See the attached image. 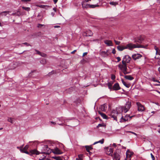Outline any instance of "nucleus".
I'll list each match as a JSON object with an SVG mask.
<instances>
[{"mask_svg":"<svg viewBox=\"0 0 160 160\" xmlns=\"http://www.w3.org/2000/svg\"><path fill=\"white\" fill-rule=\"evenodd\" d=\"M63 147V146L62 144L59 143L57 144L54 148H51L50 151L48 152V153H51L52 152L53 153L57 154H61L63 153L62 151H61L58 148V147Z\"/></svg>","mask_w":160,"mask_h":160,"instance_id":"obj_1","label":"nucleus"},{"mask_svg":"<svg viewBox=\"0 0 160 160\" xmlns=\"http://www.w3.org/2000/svg\"><path fill=\"white\" fill-rule=\"evenodd\" d=\"M148 45L144 46L142 45H139L138 44H134L132 43H129L125 45L126 49H128L132 50L133 49L136 48H147Z\"/></svg>","mask_w":160,"mask_h":160,"instance_id":"obj_2","label":"nucleus"},{"mask_svg":"<svg viewBox=\"0 0 160 160\" xmlns=\"http://www.w3.org/2000/svg\"><path fill=\"white\" fill-rule=\"evenodd\" d=\"M131 106V104L130 102H128L124 106H122L121 108L122 112L125 113L127 112Z\"/></svg>","mask_w":160,"mask_h":160,"instance_id":"obj_3","label":"nucleus"},{"mask_svg":"<svg viewBox=\"0 0 160 160\" xmlns=\"http://www.w3.org/2000/svg\"><path fill=\"white\" fill-rule=\"evenodd\" d=\"M69 119L64 117H61L59 118H57V121L56 122H58V121H61L62 123H58V124L60 125H63L64 124L63 123H66L69 121Z\"/></svg>","mask_w":160,"mask_h":160,"instance_id":"obj_4","label":"nucleus"},{"mask_svg":"<svg viewBox=\"0 0 160 160\" xmlns=\"http://www.w3.org/2000/svg\"><path fill=\"white\" fill-rule=\"evenodd\" d=\"M90 0H85L84 1L82 2V4L83 8L88 9L90 8V4L89 2Z\"/></svg>","mask_w":160,"mask_h":160,"instance_id":"obj_5","label":"nucleus"},{"mask_svg":"<svg viewBox=\"0 0 160 160\" xmlns=\"http://www.w3.org/2000/svg\"><path fill=\"white\" fill-rule=\"evenodd\" d=\"M59 143L58 142H54L50 141L49 143H48V145L50 147V148H48V146L47 145L45 146V148H47L48 149H49V150H48V151H49L50 149L52 148H54L57 144H58Z\"/></svg>","mask_w":160,"mask_h":160,"instance_id":"obj_6","label":"nucleus"},{"mask_svg":"<svg viewBox=\"0 0 160 160\" xmlns=\"http://www.w3.org/2000/svg\"><path fill=\"white\" fill-rule=\"evenodd\" d=\"M118 114V112L116 110H112L111 112L109 115L111 118H113V119L117 121V116Z\"/></svg>","mask_w":160,"mask_h":160,"instance_id":"obj_7","label":"nucleus"},{"mask_svg":"<svg viewBox=\"0 0 160 160\" xmlns=\"http://www.w3.org/2000/svg\"><path fill=\"white\" fill-rule=\"evenodd\" d=\"M144 40V37L142 36L137 37L134 39V42L141 43Z\"/></svg>","mask_w":160,"mask_h":160,"instance_id":"obj_8","label":"nucleus"},{"mask_svg":"<svg viewBox=\"0 0 160 160\" xmlns=\"http://www.w3.org/2000/svg\"><path fill=\"white\" fill-rule=\"evenodd\" d=\"M131 59V58L128 55H126L123 58L122 61V63H124L125 64L126 63H129Z\"/></svg>","mask_w":160,"mask_h":160,"instance_id":"obj_9","label":"nucleus"},{"mask_svg":"<svg viewBox=\"0 0 160 160\" xmlns=\"http://www.w3.org/2000/svg\"><path fill=\"white\" fill-rule=\"evenodd\" d=\"M133 152L128 150L126 152V158L125 160H131V157L133 155Z\"/></svg>","mask_w":160,"mask_h":160,"instance_id":"obj_10","label":"nucleus"},{"mask_svg":"<svg viewBox=\"0 0 160 160\" xmlns=\"http://www.w3.org/2000/svg\"><path fill=\"white\" fill-rule=\"evenodd\" d=\"M109 50H107L106 51H100V54L102 57H106L109 55Z\"/></svg>","mask_w":160,"mask_h":160,"instance_id":"obj_11","label":"nucleus"},{"mask_svg":"<svg viewBox=\"0 0 160 160\" xmlns=\"http://www.w3.org/2000/svg\"><path fill=\"white\" fill-rule=\"evenodd\" d=\"M137 105L138 107V110L139 111L142 112L145 110L144 108L139 102H137Z\"/></svg>","mask_w":160,"mask_h":160,"instance_id":"obj_12","label":"nucleus"},{"mask_svg":"<svg viewBox=\"0 0 160 160\" xmlns=\"http://www.w3.org/2000/svg\"><path fill=\"white\" fill-rule=\"evenodd\" d=\"M142 56L139 53H136L132 55V58L135 60L139 59L142 57Z\"/></svg>","mask_w":160,"mask_h":160,"instance_id":"obj_13","label":"nucleus"},{"mask_svg":"<svg viewBox=\"0 0 160 160\" xmlns=\"http://www.w3.org/2000/svg\"><path fill=\"white\" fill-rule=\"evenodd\" d=\"M122 64H120L118 65L119 68L122 71L125 69H127V64L124 63Z\"/></svg>","mask_w":160,"mask_h":160,"instance_id":"obj_14","label":"nucleus"},{"mask_svg":"<svg viewBox=\"0 0 160 160\" xmlns=\"http://www.w3.org/2000/svg\"><path fill=\"white\" fill-rule=\"evenodd\" d=\"M106 153L107 154L112 156L113 153V149L111 148H108L106 151Z\"/></svg>","mask_w":160,"mask_h":160,"instance_id":"obj_15","label":"nucleus"},{"mask_svg":"<svg viewBox=\"0 0 160 160\" xmlns=\"http://www.w3.org/2000/svg\"><path fill=\"white\" fill-rule=\"evenodd\" d=\"M120 89V87L119 86V84L118 83H117L114 84L112 87V90H118Z\"/></svg>","mask_w":160,"mask_h":160,"instance_id":"obj_16","label":"nucleus"},{"mask_svg":"<svg viewBox=\"0 0 160 160\" xmlns=\"http://www.w3.org/2000/svg\"><path fill=\"white\" fill-rule=\"evenodd\" d=\"M104 42L108 46H112L113 45L112 43L111 40H105Z\"/></svg>","mask_w":160,"mask_h":160,"instance_id":"obj_17","label":"nucleus"},{"mask_svg":"<svg viewBox=\"0 0 160 160\" xmlns=\"http://www.w3.org/2000/svg\"><path fill=\"white\" fill-rule=\"evenodd\" d=\"M120 156L119 154L117 153H115L113 157V160H119Z\"/></svg>","mask_w":160,"mask_h":160,"instance_id":"obj_18","label":"nucleus"},{"mask_svg":"<svg viewBox=\"0 0 160 160\" xmlns=\"http://www.w3.org/2000/svg\"><path fill=\"white\" fill-rule=\"evenodd\" d=\"M133 116H130L129 115H126L124 119H123L124 120V121H127L128 120H131L132 117H133Z\"/></svg>","mask_w":160,"mask_h":160,"instance_id":"obj_19","label":"nucleus"},{"mask_svg":"<svg viewBox=\"0 0 160 160\" xmlns=\"http://www.w3.org/2000/svg\"><path fill=\"white\" fill-rule=\"evenodd\" d=\"M117 48L119 51H122L123 50L126 49L125 48V45L124 46H118L117 47Z\"/></svg>","mask_w":160,"mask_h":160,"instance_id":"obj_20","label":"nucleus"},{"mask_svg":"<svg viewBox=\"0 0 160 160\" xmlns=\"http://www.w3.org/2000/svg\"><path fill=\"white\" fill-rule=\"evenodd\" d=\"M98 113L103 118L105 119H108V117L105 114L100 112V111H98Z\"/></svg>","mask_w":160,"mask_h":160,"instance_id":"obj_21","label":"nucleus"},{"mask_svg":"<svg viewBox=\"0 0 160 160\" xmlns=\"http://www.w3.org/2000/svg\"><path fill=\"white\" fill-rule=\"evenodd\" d=\"M124 78L126 79L130 80H132L134 79V78L131 75H125L124 76Z\"/></svg>","mask_w":160,"mask_h":160,"instance_id":"obj_22","label":"nucleus"},{"mask_svg":"<svg viewBox=\"0 0 160 160\" xmlns=\"http://www.w3.org/2000/svg\"><path fill=\"white\" fill-rule=\"evenodd\" d=\"M30 152L32 154H36V155H39V152L36 149L31 150Z\"/></svg>","mask_w":160,"mask_h":160,"instance_id":"obj_23","label":"nucleus"},{"mask_svg":"<svg viewBox=\"0 0 160 160\" xmlns=\"http://www.w3.org/2000/svg\"><path fill=\"white\" fill-rule=\"evenodd\" d=\"M10 12L9 11H4L0 13V16H6Z\"/></svg>","mask_w":160,"mask_h":160,"instance_id":"obj_24","label":"nucleus"},{"mask_svg":"<svg viewBox=\"0 0 160 160\" xmlns=\"http://www.w3.org/2000/svg\"><path fill=\"white\" fill-rule=\"evenodd\" d=\"M154 49L156 51V54L159 55L160 56V50L156 46H155Z\"/></svg>","mask_w":160,"mask_h":160,"instance_id":"obj_25","label":"nucleus"},{"mask_svg":"<svg viewBox=\"0 0 160 160\" xmlns=\"http://www.w3.org/2000/svg\"><path fill=\"white\" fill-rule=\"evenodd\" d=\"M100 109L102 111H105L106 110L105 105H102L100 106Z\"/></svg>","mask_w":160,"mask_h":160,"instance_id":"obj_26","label":"nucleus"},{"mask_svg":"<svg viewBox=\"0 0 160 160\" xmlns=\"http://www.w3.org/2000/svg\"><path fill=\"white\" fill-rule=\"evenodd\" d=\"M107 84L108 88L110 90V91L112 90V83H111L110 82H108Z\"/></svg>","mask_w":160,"mask_h":160,"instance_id":"obj_27","label":"nucleus"},{"mask_svg":"<svg viewBox=\"0 0 160 160\" xmlns=\"http://www.w3.org/2000/svg\"><path fill=\"white\" fill-rule=\"evenodd\" d=\"M109 4L111 5L115 6L118 4V2H111L109 3Z\"/></svg>","mask_w":160,"mask_h":160,"instance_id":"obj_28","label":"nucleus"},{"mask_svg":"<svg viewBox=\"0 0 160 160\" xmlns=\"http://www.w3.org/2000/svg\"><path fill=\"white\" fill-rule=\"evenodd\" d=\"M8 121L11 123H12L14 122V119L12 118H9L8 119Z\"/></svg>","mask_w":160,"mask_h":160,"instance_id":"obj_29","label":"nucleus"},{"mask_svg":"<svg viewBox=\"0 0 160 160\" xmlns=\"http://www.w3.org/2000/svg\"><path fill=\"white\" fill-rule=\"evenodd\" d=\"M101 6V5H98V4L95 5H91V8H94L96 7H99Z\"/></svg>","mask_w":160,"mask_h":160,"instance_id":"obj_30","label":"nucleus"},{"mask_svg":"<svg viewBox=\"0 0 160 160\" xmlns=\"http://www.w3.org/2000/svg\"><path fill=\"white\" fill-rule=\"evenodd\" d=\"M53 158L56 160H62V158L59 156L53 157Z\"/></svg>","mask_w":160,"mask_h":160,"instance_id":"obj_31","label":"nucleus"},{"mask_svg":"<svg viewBox=\"0 0 160 160\" xmlns=\"http://www.w3.org/2000/svg\"><path fill=\"white\" fill-rule=\"evenodd\" d=\"M85 147L86 148V150L89 153H90V147L89 146H85Z\"/></svg>","mask_w":160,"mask_h":160,"instance_id":"obj_32","label":"nucleus"},{"mask_svg":"<svg viewBox=\"0 0 160 160\" xmlns=\"http://www.w3.org/2000/svg\"><path fill=\"white\" fill-rule=\"evenodd\" d=\"M22 8L24 10L28 11L30 10V8L29 7H24V6H22Z\"/></svg>","mask_w":160,"mask_h":160,"instance_id":"obj_33","label":"nucleus"},{"mask_svg":"<svg viewBox=\"0 0 160 160\" xmlns=\"http://www.w3.org/2000/svg\"><path fill=\"white\" fill-rule=\"evenodd\" d=\"M122 82L123 84L126 87H128V85L127 84V83L124 81V80L123 79H121Z\"/></svg>","mask_w":160,"mask_h":160,"instance_id":"obj_34","label":"nucleus"},{"mask_svg":"<svg viewBox=\"0 0 160 160\" xmlns=\"http://www.w3.org/2000/svg\"><path fill=\"white\" fill-rule=\"evenodd\" d=\"M40 62L43 64H44L46 62V61L45 59H43Z\"/></svg>","mask_w":160,"mask_h":160,"instance_id":"obj_35","label":"nucleus"},{"mask_svg":"<svg viewBox=\"0 0 160 160\" xmlns=\"http://www.w3.org/2000/svg\"><path fill=\"white\" fill-rule=\"evenodd\" d=\"M37 52L38 54H40L41 56H42V57H45V56H46V55L45 54L43 53H41L38 51H37Z\"/></svg>","mask_w":160,"mask_h":160,"instance_id":"obj_36","label":"nucleus"},{"mask_svg":"<svg viewBox=\"0 0 160 160\" xmlns=\"http://www.w3.org/2000/svg\"><path fill=\"white\" fill-rule=\"evenodd\" d=\"M122 71L125 75L129 73V72L127 71V69H125V70Z\"/></svg>","mask_w":160,"mask_h":160,"instance_id":"obj_37","label":"nucleus"},{"mask_svg":"<svg viewBox=\"0 0 160 160\" xmlns=\"http://www.w3.org/2000/svg\"><path fill=\"white\" fill-rule=\"evenodd\" d=\"M151 80L153 81V82H158V83H160V82H159V81H158V80H156V79H155V78H151Z\"/></svg>","mask_w":160,"mask_h":160,"instance_id":"obj_38","label":"nucleus"},{"mask_svg":"<svg viewBox=\"0 0 160 160\" xmlns=\"http://www.w3.org/2000/svg\"><path fill=\"white\" fill-rule=\"evenodd\" d=\"M83 155L82 154H79L78 155V157L79 158V159H78L77 158H76V160H82L81 158L82 156Z\"/></svg>","mask_w":160,"mask_h":160,"instance_id":"obj_39","label":"nucleus"},{"mask_svg":"<svg viewBox=\"0 0 160 160\" xmlns=\"http://www.w3.org/2000/svg\"><path fill=\"white\" fill-rule=\"evenodd\" d=\"M50 125L52 126L55 125L56 124V123L55 122L53 121L50 122Z\"/></svg>","mask_w":160,"mask_h":160,"instance_id":"obj_40","label":"nucleus"},{"mask_svg":"<svg viewBox=\"0 0 160 160\" xmlns=\"http://www.w3.org/2000/svg\"><path fill=\"white\" fill-rule=\"evenodd\" d=\"M104 139H102V140H100L98 141V143H100L101 144H102L104 142Z\"/></svg>","mask_w":160,"mask_h":160,"instance_id":"obj_41","label":"nucleus"},{"mask_svg":"<svg viewBox=\"0 0 160 160\" xmlns=\"http://www.w3.org/2000/svg\"><path fill=\"white\" fill-rule=\"evenodd\" d=\"M40 7L43 8H45V7H49V6L48 5H41Z\"/></svg>","mask_w":160,"mask_h":160,"instance_id":"obj_42","label":"nucleus"},{"mask_svg":"<svg viewBox=\"0 0 160 160\" xmlns=\"http://www.w3.org/2000/svg\"><path fill=\"white\" fill-rule=\"evenodd\" d=\"M115 78H116V77L114 75V74L111 75V78L112 79V80H114L115 79Z\"/></svg>","mask_w":160,"mask_h":160,"instance_id":"obj_43","label":"nucleus"},{"mask_svg":"<svg viewBox=\"0 0 160 160\" xmlns=\"http://www.w3.org/2000/svg\"><path fill=\"white\" fill-rule=\"evenodd\" d=\"M150 155L152 159V160H155V158L154 155L152 154V153H151Z\"/></svg>","mask_w":160,"mask_h":160,"instance_id":"obj_44","label":"nucleus"},{"mask_svg":"<svg viewBox=\"0 0 160 160\" xmlns=\"http://www.w3.org/2000/svg\"><path fill=\"white\" fill-rule=\"evenodd\" d=\"M114 41L116 45H119L120 43V41H117L115 40H114Z\"/></svg>","mask_w":160,"mask_h":160,"instance_id":"obj_45","label":"nucleus"},{"mask_svg":"<svg viewBox=\"0 0 160 160\" xmlns=\"http://www.w3.org/2000/svg\"><path fill=\"white\" fill-rule=\"evenodd\" d=\"M20 150L21 152H23V153H24V152L26 151V150H25L23 148H22V149L21 148V149H20Z\"/></svg>","mask_w":160,"mask_h":160,"instance_id":"obj_46","label":"nucleus"},{"mask_svg":"<svg viewBox=\"0 0 160 160\" xmlns=\"http://www.w3.org/2000/svg\"><path fill=\"white\" fill-rule=\"evenodd\" d=\"M103 124H102V123H99L98 124V125L97 126V127L98 128L100 127H102L103 126Z\"/></svg>","mask_w":160,"mask_h":160,"instance_id":"obj_47","label":"nucleus"},{"mask_svg":"<svg viewBox=\"0 0 160 160\" xmlns=\"http://www.w3.org/2000/svg\"><path fill=\"white\" fill-rule=\"evenodd\" d=\"M29 148V146L28 145H26L25 146L24 148H23L25 150H27Z\"/></svg>","mask_w":160,"mask_h":160,"instance_id":"obj_48","label":"nucleus"},{"mask_svg":"<svg viewBox=\"0 0 160 160\" xmlns=\"http://www.w3.org/2000/svg\"><path fill=\"white\" fill-rule=\"evenodd\" d=\"M44 25L43 24H38V28H40L42 26H43Z\"/></svg>","mask_w":160,"mask_h":160,"instance_id":"obj_49","label":"nucleus"},{"mask_svg":"<svg viewBox=\"0 0 160 160\" xmlns=\"http://www.w3.org/2000/svg\"><path fill=\"white\" fill-rule=\"evenodd\" d=\"M112 53L113 54H114L116 53V51L114 48H113L112 49Z\"/></svg>","mask_w":160,"mask_h":160,"instance_id":"obj_50","label":"nucleus"},{"mask_svg":"<svg viewBox=\"0 0 160 160\" xmlns=\"http://www.w3.org/2000/svg\"><path fill=\"white\" fill-rule=\"evenodd\" d=\"M116 59H117L118 62H119L121 60V58L119 57H117Z\"/></svg>","mask_w":160,"mask_h":160,"instance_id":"obj_51","label":"nucleus"},{"mask_svg":"<svg viewBox=\"0 0 160 160\" xmlns=\"http://www.w3.org/2000/svg\"><path fill=\"white\" fill-rule=\"evenodd\" d=\"M158 127L159 128L158 129V132L160 133V125H158Z\"/></svg>","mask_w":160,"mask_h":160,"instance_id":"obj_52","label":"nucleus"},{"mask_svg":"<svg viewBox=\"0 0 160 160\" xmlns=\"http://www.w3.org/2000/svg\"><path fill=\"white\" fill-rule=\"evenodd\" d=\"M22 45L24 44L27 46H28L29 44L27 42H25L22 44Z\"/></svg>","mask_w":160,"mask_h":160,"instance_id":"obj_53","label":"nucleus"},{"mask_svg":"<svg viewBox=\"0 0 160 160\" xmlns=\"http://www.w3.org/2000/svg\"><path fill=\"white\" fill-rule=\"evenodd\" d=\"M126 132H129V133H132L133 134H134V132H132V131H126Z\"/></svg>","mask_w":160,"mask_h":160,"instance_id":"obj_54","label":"nucleus"},{"mask_svg":"<svg viewBox=\"0 0 160 160\" xmlns=\"http://www.w3.org/2000/svg\"><path fill=\"white\" fill-rule=\"evenodd\" d=\"M31 0H21L22 1L24 2H29Z\"/></svg>","mask_w":160,"mask_h":160,"instance_id":"obj_55","label":"nucleus"},{"mask_svg":"<svg viewBox=\"0 0 160 160\" xmlns=\"http://www.w3.org/2000/svg\"><path fill=\"white\" fill-rule=\"evenodd\" d=\"M60 27V26H59L56 25L54 26V28H59Z\"/></svg>","mask_w":160,"mask_h":160,"instance_id":"obj_56","label":"nucleus"},{"mask_svg":"<svg viewBox=\"0 0 160 160\" xmlns=\"http://www.w3.org/2000/svg\"><path fill=\"white\" fill-rule=\"evenodd\" d=\"M112 146L114 147H116V143H113V144L112 145Z\"/></svg>","mask_w":160,"mask_h":160,"instance_id":"obj_57","label":"nucleus"},{"mask_svg":"<svg viewBox=\"0 0 160 160\" xmlns=\"http://www.w3.org/2000/svg\"><path fill=\"white\" fill-rule=\"evenodd\" d=\"M87 52H85L83 54V56H84L86 55H87Z\"/></svg>","mask_w":160,"mask_h":160,"instance_id":"obj_58","label":"nucleus"},{"mask_svg":"<svg viewBox=\"0 0 160 160\" xmlns=\"http://www.w3.org/2000/svg\"><path fill=\"white\" fill-rule=\"evenodd\" d=\"M54 14H55V12H52L51 13V15L52 16H53Z\"/></svg>","mask_w":160,"mask_h":160,"instance_id":"obj_59","label":"nucleus"},{"mask_svg":"<svg viewBox=\"0 0 160 160\" xmlns=\"http://www.w3.org/2000/svg\"><path fill=\"white\" fill-rule=\"evenodd\" d=\"M76 51V50H74L71 53L72 54H73Z\"/></svg>","mask_w":160,"mask_h":160,"instance_id":"obj_60","label":"nucleus"},{"mask_svg":"<svg viewBox=\"0 0 160 160\" xmlns=\"http://www.w3.org/2000/svg\"><path fill=\"white\" fill-rule=\"evenodd\" d=\"M53 10L55 11V12H56V8H53Z\"/></svg>","mask_w":160,"mask_h":160,"instance_id":"obj_61","label":"nucleus"},{"mask_svg":"<svg viewBox=\"0 0 160 160\" xmlns=\"http://www.w3.org/2000/svg\"><path fill=\"white\" fill-rule=\"evenodd\" d=\"M55 3H56L57 2L58 0H53Z\"/></svg>","mask_w":160,"mask_h":160,"instance_id":"obj_62","label":"nucleus"},{"mask_svg":"<svg viewBox=\"0 0 160 160\" xmlns=\"http://www.w3.org/2000/svg\"><path fill=\"white\" fill-rule=\"evenodd\" d=\"M98 143V141H97V142H94V143H93L92 144L93 145H95V144H96L97 143Z\"/></svg>","mask_w":160,"mask_h":160,"instance_id":"obj_63","label":"nucleus"},{"mask_svg":"<svg viewBox=\"0 0 160 160\" xmlns=\"http://www.w3.org/2000/svg\"><path fill=\"white\" fill-rule=\"evenodd\" d=\"M24 153H26L27 154H29V153L27 151H26L25 152H24Z\"/></svg>","mask_w":160,"mask_h":160,"instance_id":"obj_64","label":"nucleus"}]
</instances>
